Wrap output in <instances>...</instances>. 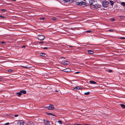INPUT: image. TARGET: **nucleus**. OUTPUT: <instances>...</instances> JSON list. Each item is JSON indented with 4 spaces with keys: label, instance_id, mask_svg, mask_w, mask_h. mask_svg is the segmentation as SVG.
Segmentation results:
<instances>
[{
    "label": "nucleus",
    "instance_id": "c756f323",
    "mask_svg": "<svg viewBox=\"0 0 125 125\" xmlns=\"http://www.w3.org/2000/svg\"><path fill=\"white\" fill-rule=\"evenodd\" d=\"M12 71V70H11V69H10L8 70V72H11Z\"/></svg>",
    "mask_w": 125,
    "mask_h": 125
},
{
    "label": "nucleus",
    "instance_id": "412c9836",
    "mask_svg": "<svg viewBox=\"0 0 125 125\" xmlns=\"http://www.w3.org/2000/svg\"><path fill=\"white\" fill-rule=\"evenodd\" d=\"M57 122H58V123H59V124H62V122L60 120H59V121H58Z\"/></svg>",
    "mask_w": 125,
    "mask_h": 125
},
{
    "label": "nucleus",
    "instance_id": "2eb2a0df",
    "mask_svg": "<svg viewBox=\"0 0 125 125\" xmlns=\"http://www.w3.org/2000/svg\"><path fill=\"white\" fill-rule=\"evenodd\" d=\"M21 92V93H23V94H25L26 93V91L22 90L20 91Z\"/></svg>",
    "mask_w": 125,
    "mask_h": 125
},
{
    "label": "nucleus",
    "instance_id": "79ce46f5",
    "mask_svg": "<svg viewBox=\"0 0 125 125\" xmlns=\"http://www.w3.org/2000/svg\"><path fill=\"white\" fill-rule=\"evenodd\" d=\"M18 115H15L14 116L15 117H17V116H18Z\"/></svg>",
    "mask_w": 125,
    "mask_h": 125
},
{
    "label": "nucleus",
    "instance_id": "5701e85b",
    "mask_svg": "<svg viewBox=\"0 0 125 125\" xmlns=\"http://www.w3.org/2000/svg\"><path fill=\"white\" fill-rule=\"evenodd\" d=\"M22 123V124H20L19 125H24V123L23 121H21V123Z\"/></svg>",
    "mask_w": 125,
    "mask_h": 125
},
{
    "label": "nucleus",
    "instance_id": "c03bdc74",
    "mask_svg": "<svg viewBox=\"0 0 125 125\" xmlns=\"http://www.w3.org/2000/svg\"><path fill=\"white\" fill-rule=\"evenodd\" d=\"M44 43L43 42H39V43L40 44L41 43Z\"/></svg>",
    "mask_w": 125,
    "mask_h": 125
},
{
    "label": "nucleus",
    "instance_id": "6ab92c4d",
    "mask_svg": "<svg viewBox=\"0 0 125 125\" xmlns=\"http://www.w3.org/2000/svg\"><path fill=\"white\" fill-rule=\"evenodd\" d=\"M121 4L123 5L124 6H125V2H122L121 3Z\"/></svg>",
    "mask_w": 125,
    "mask_h": 125
},
{
    "label": "nucleus",
    "instance_id": "7ed1b4c3",
    "mask_svg": "<svg viewBox=\"0 0 125 125\" xmlns=\"http://www.w3.org/2000/svg\"><path fill=\"white\" fill-rule=\"evenodd\" d=\"M22 120H16L14 122V124L15 125H19L20 124H22L21 123Z\"/></svg>",
    "mask_w": 125,
    "mask_h": 125
},
{
    "label": "nucleus",
    "instance_id": "f704fd0d",
    "mask_svg": "<svg viewBox=\"0 0 125 125\" xmlns=\"http://www.w3.org/2000/svg\"><path fill=\"white\" fill-rule=\"evenodd\" d=\"M120 39H125V38L124 37H121Z\"/></svg>",
    "mask_w": 125,
    "mask_h": 125
},
{
    "label": "nucleus",
    "instance_id": "3c124183",
    "mask_svg": "<svg viewBox=\"0 0 125 125\" xmlns=\"http://www.w3.org/2000/svg\"><path fill=\"white\" fill-rule=\"evenodd\" d=\"M0 17H2V16H0Z\"/></svg>",
    "mask_w": 125,
    "mask_h": 125
},
{
    "label": "nucleus",
    "instance_id": "8fccbe9b",
    "mask_svg": "<svg viewBox=\"0 0 125 125\" xmlns=\"http://www.w3.org/2000/svg\"><path fill=\"white\" fill-rule=\"evenodd\" d=\"M69 47H72L73 46H69Z\"/></svg>",
    "mask_w": 125,
    "mask_h": 125
},
{
    "label": "nucleus",
    "instance_id": "7c9ffc66",
    "mask_svg": "<svg viewBox=\"0 0 125 125\" xmlns=\"http://www.w3.org/2000/svg\"><path fill=\"white\" fill-rule=\"evenodd\" d=\"M64 59V58L63 57H61L60 58V60H63V59Z\"/></svg>",
    "mask_w": 125,
    "mask_h": 125
},
{
    "label": "nucleus",
    "instance_id": "ea45409f",
    "mask_svg": "<svg viewBox=\"0 0 125 125\" xmlns=\"http://www.w3.org/2000/svg\"><path fill=\"white\" fill-rule=\"evenodd\" d=\"M1 43L2 44H4V43H5V42H1Z\"/></svg>",
    "mask_w": 125,
    "mask_h": 125
},
{
    "label": "nucleus",
    "instance_id": "f8f14e48",
    "mask_svg": "<svg viewBox=\"0 0 125 125\" xmlns=\"http://www.w3.org/2000/svg\"><path fill=\"white\" fill-rule=\"evenodd\" d=\"M76 5L79 6H81L83 4H82V2H77L76 3Z\"/></svg>",
    "mask_w": 125,
    "mask_h": 125
},
{
    "label": "nucleus",
    "instance_id": "9d476101",
    "mask_svg": "<svg viewBox=\"0 0 125 125\" xmlns=\"http://www.w3.org/2000/svg\"><path fill=\"white\" fill-rule=\"evenodd\" d=\"M63 71L65 72H69L71 70H70V69L68 68H67L66 69L63 70Z\"/></svg>",
    "mask_w": 125,
    "mask_h": 125
},
{
    "label": "nucleus",
    "instance_id": "1a4fd4ad",
    "mask_svg": "<svg viewBox=\"0 0 125 125\" xmlns=\"http://www.w3.org/2000/svg\"><path fill=\"white\" fill-rule=\"evenodd\" d=\"M81 89V87L79 86H77L74 88L73 89V90L74 91H77V90H80Z\"/></svg>",
    "mask_w": 125,
    "mask_h": 125
},
{
    "label": "nucleus",
    "instance_id": "393cba45",
    "mask_svg": "<svg viewBox=\"0 0 125 125\" xmlns=\"http://www.w3.org/2000/svg\"><path fill=\"white\" fill-rule=\"evenodd\" d=\"M40 20H42L45 19V18H44V17L42 18H40Z\"/></svg>",
    "mask_w": 125,
    "mask_h": 125
},
{
    "label": "nucleus",
    "instance_id": "f257e3e1",
    "mask_svg": "<svg viewBox=\"0 0 125 125\" xmlns=\"http://www.w3.org/2000/svg\"><path fill=\"white\" fill-rule=\"evenodd\" d=\"M109 3L108 1L104 0L102 1V5L103 6L104 8H107L109 6Z\"/></svg>",
    "mask_w": 125,
    "mask_h": 125
},
{
    "label": "nucleus",
    "instance_id": "72a5a7b5",
    "mask_svg": "<svg viewBox=\"0 0 125 125\" xmlns=\"http://www.w3.org/2000/svg\"><path fill=\"white\" fill-rule=\"evenodd\" d=\"M21 66L22 67H24V68H29V67H26V66Z\"/></svg>",
    "mask_w": 125,
    "mask_h": 125
},
{
    "label": "nucleus",
    "instance_id": "39448f33",
    "mask_svg": "<svg viewBox=\"0 0 125 125\" xmlns=\"http://www.w3.org/2000/svg\"><path fill=\"white\" fill-rule=\"evenodd\" d=\"M45 38V37L43 35H39L38 37V39L40 40H43Z\"/></svg>",
    "mask_w": 125,
    "mask_h": 125
},
{
    "label": "nucleus",
    "instance_id": "49530a36",
    "mask_svg": "<svg viewBox=\"0 0 125 125\" xmlns=\"http://www.w3.org/2000/svg\"><path fill=\"white\" fill-rule=\"evenodd\" d=\"M25 47V45H23L22 47V48H24Z\"/></svg>",
    "mask_w": 125,
    "mask_h": 125
},
{
    "label": "nucleus",
    "instance_id": "f3484780",
    "mask_svg": "<svg viewBox=\"0 0 125 125\" xmlns=\"http://www.w3.org/2000/svg\"><path fill=\"white\" fill-rule=\"evenodd\" d=\"M40 55L42 56H45L46 57L45 55H46V54H45L44 53H40Z\"/></svg>",
    "mask_w": 125,
    "mask_h": 125
},
{
    "label": "nucleus",
    "instance_id": "de8ad7c7",
    "mask_svg": "<svg viewBox=\"0 0 125 125\" xmlns=\"http://www.w3.org/2000/svg\"><path fill=\"white\" fill-rule=\"evenodd\" d=\"M52 115H53V116H55V115H53V114H52Z\"/></svg>",
    "mask_w": 125,
    "mask_h": 125
},
{
    "label": "nucleus",
    "instance_id": "a19ab883",
    "mask_svg": "<svg viewBox=\"0 0 125 125\" xmlns=\"http://www.w3.org/2000/svg\"><path fill=\"white\" fill-rule=\"evenodd\" d=\"M114 20H115V19H111V20L112 21H114Z\"/></svg>",
    "mask_w": 125,
    "mask_h": 125
},
{
    "label": "nucleus",
    "instance_id": "a878e982",
    "mask_svg": "<svg viewBox=\"0 0 125 125\" xmlns=\"http://www.w3.org/2000/svg\"><path fill=\"white\" fill-rule=\"evenodd\" d=\"M92 31H86V32L90 33Z\"/></svg>",
    "mask_w": 125,
    "mask_h": 125
},
{
    "label": "nucleus",
    "instance_id": "aec40b11",
    "mask_svg": "<svg viewBox=\"0 0 125 125\" xmlns=\"http://www.w3.org/2000/svg\"><path fill=\"white\" fill-rule=\"evenodd\" d=\"M121 106L123 108H125V105L124 104H120Z\"/></svg>",
    "mask_w": 125,
    "mask_h": 125
},
{
    "label": "nucleus",
    "instance_id": "cd10ccee",
    "mask_svg": "<svg viewBox=\"0 0 125 125\" xmlns=\"http://www.w3.org/2000/svg\"><path fill=\"white\" fill-rule=\"evenodd\" d=\"M47 114H48V115H52V114L50 113H47Z\"/></svg>",
    "mask_w": 125,
    "mask_h": 125
},
{
    "label": "nucleus",
    "instance_id": "4be33fe9",
    "mask_svg": "<svg viewBox=\"0 0 125 125\" xmlns=\"http://www.w3.org/2000/svg\"><path fill=\"white\" fill-rule=\"evenodd\" d=\"M90 94L89 92L85 93H84V94L86 95H88Z\"/></svg>",
    "mask_w": 125,
    "mask_h": 125
},
{
    "label": "nucleus",
    "instance_id": "b1692460",
    "mask_svg": "<svg viewBox=\"0 0 125 125\" xmlns=\"http://www.w3.org/2000/svg\"><path fill=\"white\" fill-rule=\"evenodd\" d=\"M71 0H64L66 2L70 1Z\"/></svg>",
    "mask_w": 125,
    "mask_h": 125
},
{
    "label": "nucleus",
    "instance_id": "dca6fc26",
    "mask_svg": "<svg viewBox=\"0 0 125 125\" xmlns=\"http://www.w3.org/2000/svg\"><path fill=\"white\" fill-rule=\"evenodd\" d=\"M88 52L89 54H92L94 52L93 51L90 50H88Z\"/></svg>",
    "mask_w": 125,
    "mask_h": 125
},
{
    "label": "nucleus",
    "instance_id": "ddd939ff",
    "mask_svg": "<svg viewBox=\"0 0 125 125\" xmlns=\"http://www.w3.org/2000/svg\"><path fill=\"white\" fill-rule=\"evenodd\" d=\"M16 94H18V96L19 97L22 94L20 91L19 92H18Z\"/></svg>",
    "mask_w": 125,
    "mask_h": 125
},
{
    "label": "nucleus",
    "instance_id": "a211bd4d",
    "mask_svg": "<svg viewBox=\"0 0 125 125\" xmlns=\"http://www.w3.org/2000/svg\"><path fill=\"white\" fill-rule=\"evenodd\" d=\"M110 4H111V5L112 6H113L114 4V2L113 1L110 0Z\"/></svg>",
    "mask_w": 125,
    "mask_h": 125
},
{
    "label": "nucleus",
    "instance_id": "c9c22d12",
    "mask_svg": "<svg viewBox=\"0 0 125 125\" xmlns=\"http://www.w3.org/2000/svg\"><path fill=\"white\" fill-rule=\"evenodd\" d=\"M1 10L2 11H6V10L5 9H2Z\"/></svg>",
    "mask_w": 125,
    "mask_h": 125
},
{
    "label": "nucleus",
    "instance_id": "09e8293b",
    "mask_svg": "<svg viewBox=\"0 0 125 125\" xmlns=\"http://www.w3.org/2000/svg\"><path fill=\"white\" fill-rule=\"evenodd\" d=\"M55 91L57 92H58L59 91H57V90H55Z\"/></svg>",
    "mask_w": 125,
    "mask_h": 125
},
{
    "label": "nucleus",
    "instance_id": "37998d69",
    "mask_svg": "<svg viewBox=\"0 0 125 125\" xmlns=\"http://www.w3.org/2000/svg\"><path fill=\"white\" fill-rule=\"evenodd\" d=\"M9 123H6L5 125H9Z\"/></svg>",
    "mask_w": 125,
    "mask_h": 125
},
{
    "label": "nucleus",
    "instance_id": "6e6552de",
    "mask_svg": "<svg viewBox=\"0 0 125 125\" xmlns=\"http://www.w3.org/2000/svg\"><path fill=\"white\" fill-rule=\"evenodd\" d=\"M44 122L45 125H51L50 122L47 120H44Z\"/></svg>",
    "mask_w": 125,
    "mask_h": 125
},
{
    "label": "nucleus",
    "instance_id": "e433bc0d",
    "mask_svg": "<svg viewBox=\"0 0 125 125\" xmlns=\"http://www.w3.org/2000/svg\"><path fill=\"white\" fill-rule=\"evenodd\" d=\"M112 70H109L108 71V72L109 73L112 72Z\"/></svg>",
    "mask_w": 125,
    "mask_h": 125
},
{
    "label": "nucleus",
    "instance_id": "c85d7f7f",
    "mask_svg": "<svg viewBox=\"0 0 125 125\" xmlns=\"http://www.w3.org/2000/svg\"><path fill=\"white\" fill-rule=\"evenodd\" d=\"M109 31L110 32H113L114 31L113 30L110 29L109 30Z\"/></svg>",
    "mask_w": 125,
    "mask_h": 125
},
{
    "label": "nucleus",
    "instance_id": "4c0bfd02",
    "mask_svg": "<svg viewBox=\"0 0 125 125\" xmlns=\"http://www.w3.org/2000/svg\"><path fill=\"white\" fill-rule=\"evenodd\" d=\"M48 48L47 47H44L43 48V49L45 50L47 49Z\"/></svg>",
    "mask_w": 125,
    "mask_h": 125
},
{
    "label": "nucleus",
    "instance_id": "603ef678",
    "mask_svg": "<svg viewBox=\"0 0 125 125\" xmlns=\"http://www.w3.org/2000/svg\"><path fill=\"white\" fill-rule=\"evenodd\" d=\"M12 0L13 1H16V0Z\"/></svg>",
    "mask_w": 125,
    "mask_h": 125
},
{
    "label": "nucleus",
    "instance_id": "bb28decb",
    "mask_svg": "<svg viewBox=\"0 0 125 125\" xmlns=\"http://www.w3.org/2000/svg\"><path fill=\"white\" fill-rule=\"evenodd\" d=\"M82 4H82V5H85V4H86V3L85 2H82Z\"/></svg>",
    "mask_w": 125,
    "mask_h": 125
},
{
    "label": "nucleus",
    "instance_id": "f03ea898",
    "mask_svg": "<svg viewBox=\"0 0 125 125\" xmlns=\"http://www.w3.org/2000/svg\"><path fill=\"white\" fill-rule=\"evenodd\" d=\"M89 1L91 5L92 6L94 5L97 4V0H89Z\"/></svg>",
    "mask_w": 125,
    "mask_h": 125
},
{
    "label": "nucleus",
    "instance_id": "423d86ee",
    "mask_svg": "<svg viewBox=\"0 0 125 125\" xmlns=\"http://www.w3.org/2000/svg\"><path fill=\"white\" fill-rule=\"evenodd\" d=\"M46 108L49 110H52L54 108L53 105L52 104H50L49 106H47Z\"/></svg>",
    "mask_w": 125,
    "mask_h": 125
},
{
    "label": "nucleus",
    "instance_id": "a18cd8bd",
    "mask_svg": "<svg viewBox=\"0 0 125 125\" xmlns=\"http://www.w3.org/2000/svg\"><path fill=\"white\" fill-rule=\"evenodd\" d=\"M75 73H79V72H76Z\"/></svg>",
    "mask_w": 125,
    "mask_h": 125
},
{
    "label": "nucleus",
    "instance_id": "2f4dec72",
    "mask_svg": "<svg viewBox=\"0 0 125 125\" xmlns=\"http://www.w3.org/2000/svg\"><path fill=\"white\" fill-rule=\"evenodd\" d=\"M3 80V78H0V81H1Z\"/></svg>",
    "mask_w": 125,
    "mask_h": 125
},
{
    "label": "nucleus",
    "instance_id": "20e7f679",
    "mask_svg": "<svg viewBox=\"0 0 125 125\" xmlns=\"http://www.w3.org/2000/svg\"><path fill=\"white\" fill-rule=\"evenodd\" d=\"M95 4V5H93L92 7L96 9H97L98 8H100L101 6V5L98 4Z\"/></svg>",
    "mask_w": 125,
    "mask_h": 125
},
{
    "label": "nucleus",
    "instance_id": "473e14b6",
    "mask_svg": "<svg viewBox=\"0 0 125 125\" xmlns=\"http://www.w3.org/2000/svg\"><path fill=\"white\" fill-rule=\"evenodd\" d=\"M52 19L53 20H56V18H55L53 17L52 18Z\"/></svg>",
    "mask_w": 125,
    "mask_h": 125
},
{
    "label": "nucleus",
    "instance_id": "9b49d317",
    "mask_svg": "<svg viewBox=\"0 0 125 125\" xmlns=\"http://www.w3.org/2000/svg\"><path fill=\"white\" fill-rule=\"evenodd\" d=\"M27 125H34V124L31 121L28 123Z\"/></svg>",
    "mask_w": 125,
    "mask_h": 125
},
{
    "label": "nucleus",
    "instance_id": "58836bf2",
    "mask_svg": "<svg viewBox=\"0 0 125 125\" xmlns=\"http://www.w3.org/2000/svg\"><path fill=\"white\" fill-rule=\"evenodd\" d=\"M74 125H82L81 124H74Z\"/></svg>",
    "mask_w": 125,
    "mask_h": 125
},
{
    "label": "nucleus",
    "instance_id": "0eeeda50",
    "mask_svg": "<svg viewBox=\"0 0 125 125\" xmlns=\"http://www.w3.org/2000/svg\"><path fill=\"white\" fill-rule=\"evenodd\" d=\"M61 63L64 64L68 65L69 64V62L66 60H62L61 61Z\"/></svg>",
    "mask_w": 125,
    "mask_h": 125
},
{
    "label": "nucleus",
    "instance_id": "4468645a",
    "mask_svg": "<svg viewBox=\"0 0 125 125\" xmlns=\"http://www.w3.org/2000/svg\"><path fill=\"white\" fill-rule=\"evenodd\" d=\"M89 82L91 84H95L96 83V82L94 81H90Z\"/></svg>",
    "mask_w": 125,
    "mask_h": 125
}]
</instances>
